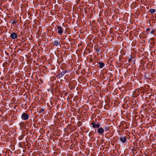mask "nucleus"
<instances>
[{
  "mask_svg": "<svg viewBox=\"0 0 156 156\" xmlns=\"http://www.w3.org/2000/svg\"><path fill=\"white\" fill-rule=\"evenodd\" d=\"M21 118L23 120H26L29 119V116L27 113L23 112L21 115Z\"/></svg>",
  "mask_w": 156,
  "mask_h": 156,
  "instance_id": "1",
  "label": "nucleus"
},
{
  "mask_svg": "<svg viewBox=\"0 0 156 156\" xmlns=\"http://www.w3.org/2000/svg\"><path fill=\"white\" fill-rule=\"evenodd\" d=\"M57 29L58 30V33L60 35H61L64 31L62 28L60 26H58L57 27Z\"/></svg>",
  "mask_w": 156,
  "mask_h": 156,
  "instance_id": "2",
  "label": "nucleus"
},
{
  "mask_svg": "<svg viewBox=\"0 0 156 156\" xmlns=\"http://www.w3.org/2000/svg\"><path fill=\"white\" fill-rule=\"evenodd\" d=\"M67 72V70H65L62 71V72L60 73L58 75V77L59 78H60L62 77Z\"/></svg>",
  "mask_w": 156,
  "mask_h": 156,
  "instance_id": "3",
  "label": "nucleus"
},
{
  "mask_svg": "<svg viewBox=\"0 0 156 156\" xmlns=\"http://www.w3.org/2000/svg\"><path fill=\"white\" fill-rule=\"evenodd\" d=\"M91 124L92 125L93 128H99L100 126L99 124L98 123L96 124L94 122H92L91 123Z\"/></svg>",
  "mask_w": 156,
  "mask_h": 156,
  "instance_id": "4",
  "label": "nucleus"
},
{
  "mask_svg": "<svg viewBox=\"0 0 156 156\" xmlns=\"http://www.w3.org/2000/svg\"><path fill=\"white\" fill-rule=\"evenodd\" d=\"M10 37L13 39H15L17 37V35L15 33H13L10 35Z\"/></svg>",
  "mask_w": 156,
  "mask_h": 156,
  "instance_id": "5",
  "label": "nucleus"
},
{
  "mask_svg": "<svg viewBox=\"0 0 156 156\" xmlns=\"http://www.w3.org/2000/svg\"><path fill=\"white\" fill-rule=\"evenodd\" d=\"M53 44L54 45L58 47V46H60L61 47V45L60 44V42L57 41H55L53 42Z\"/></svg>",
  "mask_w": 156,
  "mask_h": 156,
  "instance_id": "6",
  "label": "nucleus"
},
{
  "mask_svg": "<svg viewBox=\"0 0 156 156\" xmlns=\"http://www.w3.org/2000/svg\"><path fill=\"white\" fill-rule=\"evenodd\" d=\"M104 132V129L102 128H100L98 130V133L100 134H102Z\"/></svg>",
  "mask_w": 156,
  "mask_h": 156,
  "instance_id": "7",
  "label": "nucleus"
},
{
  "mask_svg": "<svg viewBox=\"0 0 156 156\" xmlns=\"http://www.w3.org/2000/svg\"><path fill=\"white\" fill-rule=\"evenodd\" d=\"M120 140L123 143H124L126 142V140L125 136H121L120 138Z\"/></svg>",
  "mask_w": 156,
  "mask_h": 156,
  "instance_id": "8",
  "label": "nucleus"
},
{
  "mask_svg": "<svg viewBox=\"0 0 156 156\" xmlns=\"http://www.w3.org/2000/svg\"><path fill=\"white\" fill-rule=\"evenodd\" d=\"M98 64L99 65V67L101 68H102L105 65L104 63L101 62H99Z\"/></svg>",
  "mask_w": 156,
  "mask_h": 156,
  "instance_id": "9",
  "label": "nucleus"
},
{
  "mask_svg": "<svg viewBox=\"0 0 156 156\" xmlns=\"http://www.w3.org/2000/svg\"><path fill=\"white\" fill-rule=\"evenodd\" d=\"M103 129L104 130H105L106 131H107L108 129V126L107 125L104 126L103 127Z\"/></svg>",
  "mask_w": 156,
  "mask_h": 156,
  "instance_id": "10",
  "label": "nucleus"
},
{
  "mask_svg": "<svg viewBox=\"0 0 156 156\" xmlns=\"http://www.w3.org/2000/svg\"><path fill=\"white\" fill-rule=\"evenodd\" d=\"M155 10L154 9H151L149 10V12L151 13H154L155 12Z\"/></svg>",
  "mask_w": 156,
  "mask_h": 156,
  "instance_id": "11",
  "label": "nucleus"
},
{
  "mask_svg": "<svg viewBox=\"0 0 156 156\" xmlns=\"http://www.w3.org/2000/svg\"><path fill=\"white\" fill-rule=\"evenodd\" d=\"M133 58L131 56L130 58L128 59V62H131L132 59Z\"/></svg>",
  "mask_w": 156,
  "mask_h": 156,
  "instance_id": "12",
  "label": "nucleus"
},
{
  "mask_svg": "<svg viewBox=\"0 0 156 156\" xmlns=\"http://www.w3.org/2000/svg\"><path fill=\"white\" fill-rule=\"evenodd\" d=\"M153 32H154V30H152V31L150 33H151V34H153Z\"/></svg>",
  "mask_w": 156,
  "mask_h": 156,
  "instance_id": "13",
  "label": "nucleus"
},
{
  "mask_svg": "<svg viewBox=\"0 0 156 156\" xmlns=\"http://www.w3.org/2000/svg\"><path fill=\"white\" fill-rule=\"evenodd\" d=\"M96 51H97V52H99V51H100V49H97V50H96Z\"/></svg>",
  "mask_w": 156,
  "mask_h": 156,
  "instance_id": "14",
  "label": "nucleus"
},
{
  "mask_svg": "<svg viewBox=\"0 0 156 156\" xmlns=\"http://www.w3.org/2000/svg\"><path fill=\"white\" fill-rule=\"evenodd\" d=\"M149 29H150L149 28H147V29H146V30L147 31H148L149 30Z\"/></svg>",
  "mask_w": 156,
  "mask_h": 156,
  "instance_id": "15",
  "label": "nucleus"
},
{
  "mask_svg": "<svg viewBox=\"0 0 156 156\" xmlns=\"http://www.w3.org/2000/svg\"><path fill=\"white\" fill-rule=\"evenodd\" d=\"M12 23H16V22H14V21H13V22H12Z\"/></svg>",
  "mask_w": 156,
  "mask_h": 156,
  "instance_id": "16",
  "label": "nucleus"
}]
</instances>
